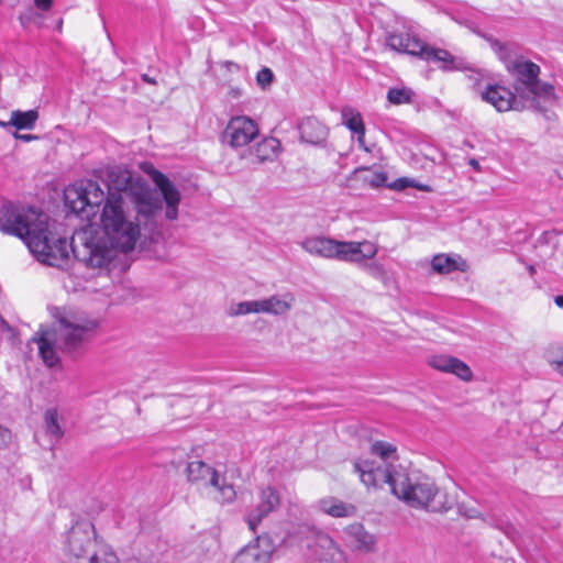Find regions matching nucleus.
<instances>
[{"mask_svg":"<svg viewBox=\"0 0 563 563\" xmlns=\"http://www.w3.org/2000/svg\"><path fill=\"white\" fill-rule=\"evenodd\" d=\"M371 453L378 460L356 459L354 472L368 489L382 488L385 484L391 493L409 507L441 512L450 509L453 500L438 488L434 482L417 472L409 473L397 463V448L385 441H375Z\"/></svg>","mask_w":563,"mask_h":563,"instance_id":"f257e3e1","label":"nucleus"},{"mask_svg":"<svg viewBox=\"0 0 563 563\" xmlns=\"http://www.w3.org/2000/svg\"><path fill=\"white\" fill-rule=\"evenodd\" d=\"M66 207L82 219L89 220L102 203L100 214L101 234L119 246L122 253L132 251L141 236L142 227H147L154 216L146 219L137 213L131 203L120 197L104 199V192L97 181L86 180L68 186L64 191Z\"/></svg>","mask_w":563,"mask_h":563,"instance_id":"f03ea898","label":"nucleus"},{"mask_svg":"<svg viewBox=\"0 0 563 563\" xmlns=\"http://www.w3.org/2000/svg\"><path fill=\"white\" fill-rule=\"evenodd\" d=\"M0 231L20 238L36 260L63 267L68 260V242L55 232L49 217L33 208L5 202L0 208Z\"/></svg>","mask_w":563,"mask_h":563,"instance_id":"7ed1b4c3","label":"nucleus"},{"mask_svg":"<svg viewBox=\"0 0 563 563\" xmlns=\"http://www.w3.org/2000/svg\"><path fill=\"white\" fill-rule=\"evenodd\" d=\"M97 323L74 316L62 317L51 331L42 332L37 343L38 353L45 365L54 367L59 363L57 350L62 352L76 351L88 340Z\"/></svg>","mask_w":563,"mask_h":563,"instance_id":"20e7f679","label":"nucleus"},{"mask_svg":"<svg viewBox=\"0 0 563 563\" xmlns=\"http://www.w3.org/2000/svg\"><path fill=\"white\" fill-rule=\"evenodd\" d=\"M70 251L79 263L99 273H108L115 267L118 255L122 253L119 246L113 245L108 238L92 229L77 232L71 243H68V255ZM67 264L68 262L62 268Z\"/></svg>","mask_w":563,"mask_h":563,"instance_id":"39448f33","label":"nucleus"},{"mask_svg":"<svg viewBox=\"0 0 563 563\" xmlns=\"http://www.w3.org/2000/svg\"><path fill=\"white\" fill-rule=\"evenodd\" d=\"M515 77V91L529 109L545 112L555 101L554 87L539 79L540 67L531 60L518 57L507 65Z\"/></svg>","mask_w":563,"mask_h":563,"instance_id":"423d86ee","label":"nucleus"},{"mask_svg":"<svg viewBox=\"0 0 563 563\" xmlns=\"http://www.w3.org/2000/svg\"><path fill=\"white\" fill-rule=\"evenodd\" d=\"M107 188L106 198L120 197L124 203L134 206L137 213L146 219L155 216L161 208L159 201L154 197L147 184L140 178H133L126 169L120 167L108 169Z\"/></svg>","mask_w":563,"mask_h":563,"instance_id":"0eeeda50","label":"nucleus"},{"mask_svg":"<svg viewBox=\"0 0 563 563\" xmlns=\"http://www.w3.org/2000/svg\"><path fill=\"white\" fill-rule=\"evenodd\" d=\"M387 45L397 52L406 53L427 62L441 63L444 70L455 68V58L451 53L442 48L432 47L419 37L409 33H393L387 37Z\"/></svg>","mask_w":563,"mask_h":563,"instance_id":"6e6552de","label":"nucleus"},{"mask_svg":"<svg viewBox=\"0 0 563 563\" xmlns=\"http://www.w3.org/2000/svg\"><path fill=\"white\" fill-rule=\"evenodd\" d=\"M95 527L89 521H78L68 531L65 553L74 563H99Z\"/></svg>","mask_w":563,"mask_h":563,"instance_id":"1a4fd4ad","label":"nucleus"},{"mask_svg":"<svg viewBox=\"0 0 563 563\" xmlns=\"http://www.w3.org/2000/svg\"><path fill=\"white\" fill-rule=\"evenodd\" d=\"M141 169L147 174L155 186L159 189L163 200L166 203L165 217L174 221L178 218V206L181 195L178 188L163 173L157 170L151 163L141 164Z\"/></svg>","mask_w":563,"mask_h":563,"instance_id":"9d476101","label":"nucleus"},{"mask_svg":"<svg viewBox=\"0 0 563 563\" xmlns=\"http://www.w3.org/2000/svg\"><path fill=\"white\" fill-rule=\"evenodd\" d=\"M257 135V124L252 119L240 115L229 121L223 132V140L231 147L238 148L250 144Z\"/></svg>","mask_w":563,"mask_h":563,"instance_id":"9b49d317","label":"nucleus"},{"mask_svg":"<svg viewBox=\"0 0 563 563\" xmlns=\"http://www.w3.org/2000/svg\"><path fill=\"white\" fill-rule=\"evenodd\" d=\"M378 246L368 240L340 241L338 240L335 260L340 262L362 264L376 256Z\"/></svg>","mask_w":563,"mask_h":563,"instance_id":"f8f14e48","label":"nucleus"},{"mask_svg":"<svg viewBox=\"0 0 563 563\" xmlns=\"http://www.w3.org/2000/svg\"><path fill=\"white\" fill-rule=\"evenodd\" d=\"M482 99L487 103H490L497 111H522L525 109H529L528 104L518 97L517 93H514L510 89L494 85L488 86L482 92Z\"/></svg>","mask_w":563,"mask_h":563,"instance_id":"ddd939ff","label":"nucleus"},{"mask_svg":"<svg viewBox=\"0 0 563 563\" xmlns=\"http://www.w3.org/2000/svg\"><path fill=\"white\" fill-rule=\"evenodd\" d=\"M274 550L272 538L268 534H262L244 547L232 563H269Z\"/></svg>","mask_w":563,"mask_h":563,"instance_id":"4468645a","label":"nucleus"},{"mask_svg":"<svg viewBox=\"0 0 563 563\" xmlns=\"http://www.w3.org/2000/svg\"><path fill=\"white\" fill-rule=\"evenodd\" d=\"M280 504L279 494L272 487H265L258 495L256 506L247 511L245 521L250 530L255 531L262 520L275 511Z\"/></svg>","mask_w":563,"mask_h":563,"instance_id":"2eb2a0df","label":"nucleus"},{"mask_svg":"<svg viewBox=\"0 0 563 563\" xmlns=\"http://www.w3.org/2000/svg\"><path fill=\"white\" fill-rule=\"evenodd\" d=\"M344 541L354 551L368 553L375 550L376 538L363 525L352 523L344 530Z\"/></svg>","mask_w":563,"mask_h":563,"instance_id":"dca6fc26","label":"nucleus"},{"mask_svg":"<svg viewBox=\"0 0 563 563\" xmlns=\"http://www.w3.org/2000/svg\"><path fill=\"white\" fill-rule=\"evenodd\" d=\"M302 250L312 256L335 260L338 240L324 235H310L300 241Z\"/></svg>","mask_w":563,"mask_h":563,"instance_id":"f3484780","label":"nucleus"},{"mask_svg":"<svg viewBox=\"0 0 563 563\" xmlns=\"http://www.w3.org/2000/svg\"><path fill=\"white\" fill-rule=\"evenodd\" d=\"M429 365L438 371L451 373L464 382H470L473 373L463 361L450 355H434L429 360Z\"/></svg>","mask_w":563,"mask_h":563,"instance_id":"a211bd4d","label":"nucleus"},{"mask_svg":"<svg viewBox=\"0 0 563 563\" xmlns=\"http://www.w3.org/2000/svg\"><path fill=\"white\" fill-rule=\"evenodd\" d=\"M186 476L198 489H209L216 479V470L203 461H192L187 464Z\"/></svg>","mask_w":563,"mask_h":563,"instance_id":"6ab92c4d","label":"nucleus"},{"mask_svg":"<svg viewBox=\"0 0 563 563\" xmlns=\"http://www.w3.org/2000/svg\"><path fill=\"white\" fill-rule=\"evenodd\" d=\"M313 551L321 561L328 563H342L344 561V552L327 533H317Z\"/></svg>","mask_w":563,"mask_h":563,"instance_id":"aec40b11","label":"nucleus"},{"mask_svg":"<svg viewBox=\"0 0 563 563\" xmlns=\"http://www.w3.org/2000/svg\"><path fill=\"white\" fill-rule=\"evenodd\" d=\"M294 303L295 297L292 294H275L269 297L258 299L260 313L283 316L291 310Z\"/></svg>","mask_w":563,"mask_h":563,"instance_id":"412c9836","label":"nucleus"},{"mask_svg":"<svg viewBox=\"0 0 563 563\" xmlns=\"http://www.w3.org/2000/svg\"><path fill=\"white\" fill-rule=\"evenodd\" d=\"M317 507L320 511L334 517L344 518L354 516L356 508L352 504H346L335 497H324L317 503Z\"/></svg>","mask_w":563,"mask_h":563,"instance_id":"4be33fe9","label":"nucleus"},{"mask_svg":"<svg viewBox=\"0 0 563 563\" xmlns=\"http://www.w3.org/2000/svg\"><path fill=\"white\" fill-rule=\"evenodd\" d=\"M300 137L303 142L318 144L322 142L328 134L327 128L314 118H306L299 124Z\"/></svg>","mask_w":563,"mask_h":563,"instance_id":"5701e85b","label":"nucleus"},{"mask_svg":"<svg viewBox=\"0 0 563 563\" xmlns=\"http://www.w3.org/2000/svg\"><path fill=\"white\" fill-rule=\"evenodd\" d=\"M280 152V142L275 137H265L258 142L253 151L257 163L272 162Z\"/></svg>","mask_w":563,"mask_h":563,"instance_id":"b1692460","label":"nucleus"},{"mask_svg":"<svg viewBox=\"0 0 563 563\" xmlns=\"http://www.w3.org/2000/svg\"><path fill=\"white\" fill-rule=\"evenodd\" d=\"M460 257L450 256L446 254H438L433 256L431 266L435 273L439 274H450L454 271L464 272L466 264L461 261Z\"/></svg>","mask_w":563,"mask_h":563,"instance_id":"393cba45","label":"nucleus"},{"mask_svg":"<svg viewBox=\"0 0 563 563\" xmlns=\"http://www.w3.org/2000/svg\"><path fill=\"white\" fill-rule=\"evenodd\" d=\"M342 118L344 124L355 134H357V141L361 146H364L365 126L360 112L354 111L351 108L342 110Z\"/></svg>","mask_w":563,"mask_h":563,"instance_id":"a878e982","label":"nucleus"},{"mask_svg":"<svg viewBox=\"0 0 563 563\" xmlns=\"http://www.w3.org/2000/svg\"><path fill=\"white\" fill-rule=\"evenodd\" d=\"M213 489L217 494L214 495V498L219 500L220 503H232L236 498V492L232 484L227 483L225 478L222 477L217 471H216V479L213 483H210V488Z\"/></svg>","mask_w":563,"mask_h":563,"instance_id":"bb28decb","label":"nucleus"},{"mask_svg":"<svg viewBox=\"0 0 563 563\" xmlns=\"http://www.w3.org/2000/svg\"><path fill=\"white\" fill-rule=\"evenodd\" d=\"M37 118L38 114L36 110H15L11 112V118L8 124L15 126L18 130H30L34 126Z\"/></svg>","mask_w":563,"mask_h":563,"instance_id":"cd10ccee","label":"nucleus"},{"mask_svg":"<svg viewBox=\"0 0 563 563\" xmlns=\"http://www.w3.org/2000/svg\"><path fill=\"white\" fill-rule=\"evenodd\" d=\"M44 422L47 433L53 435L56 440H59L64 435V430L59 422V416L57 409H47L44 413Z\"/></svg>","mask_w":563,"mask_h":563,"instance_id":"c85d7f7f","label":"nucleus"},{"mask_svg":"<svg viewBox=\"0 0 563 563\" xmlns=\"http://www.w3.org/2000/svg\"><path fill=\"white\" fill-rule=\"evenodd\" d=\"M354 173L361 175L362 181L373 188L386 185L387 181V174L384 172L371 173L368 168H358Z\"/></svg>","mask_w":563,"mask_h":563,"instance_id":"c756f323","label":"nucleus"},{"mask_svg":"<svg viewBox=\"0 0 563 563\" xmlns=\"http://www.w3.org/2000/svg\"><path fill=\"white\" fill-rule=\"evenodd\" d=\"M412 92L407 88H391L388 90L387 99L390 103L401 104L411 101Z\"/></svg>","mask_w":563,"mask_h":563,"instance_id":"7c9ffc66","label":"nucleus"},{"mask_svg":"<svg viewBox=\"0 0 563 563\" xmlns=\"http://www.w3.org/2000/svg\"><path fill=\"white\" fill-rule=\"evenodd\" d=\"M387 186L389 188L396 189V190H402V189H406L408 187H411V188H417V189H419L421 191H431L430 186L419 184L415 179L407 178V177L398 178L394 183H391V184H389Z\"/></svg>","mask_w":563,"mask_h":563,"instance_id":"2f4dec72","label":"nucleus"},{"mask_svg":"<svg viewBox=\"0 0 563 563\" xmlns=\"http://www.w3.org/2000/svg\"><path fill=\"white\" fill-rule=\"evenodd\" d=\"M549 363L563 375V347L558 346L547 352Z\"/></svg>","mask_w":563,"mask_h":563,"instance_id":"473e14b6","label":"nucleus"},{"mask_svg":"<svg viewBox=\"0 0 563 563\" xmlns=\"http://www.w3.org/2000/svg\"><path fill=\"white\" fill-rule=\"evenodd\" d=\"M364 269L367 274H369L372 277L385 282L387 279V272L383 264L378 262H371L364 264Z\"/></svg>","mask_w":563,"mask_h":563,"instance_id":"72a5a7b5","label":"nucleus"},{"mask_svg":"<svg viewBox=\"0 0 563 563\" xmlns=\"http://www.w3.org/2000/svg\"><path fill=\"white\" fill-rule=\"evenodd\" d=\"M273 79H274V74L267 67L262 68L256 75L257 85L261 86L263 89H265L267 86H269L272 84Z\"/></svg>","mask_w":563,"mask_h":563,"instance_id":"f704fd0d","label":"nucleus"},{"mask_svg":"<svg viewBox=\"0 0 563 563\" xmlns=\"http://www.w3.org/2000/svg\"><path fill=\"white\" fill-rule=\"evenodd\" d=\"M12 440L11 431L0 424V450L7 449Z\"/></svg>","mask_w":563,"mask_h":563,"instance_id":"c9c22d12","label":"nucleus"},{"mask_svg":"<svg viewBox=\"0 0 563 563\" xmlns=\"http://www.w3.org/2000/svg\"><path fill=\"white\" fill-rule=\"evenodd\" d=\"M249 313H260L258 300L243 301V316Z\"/></svg>","mask_w":563,"mask_h":563,"instance_id":"e433bc0d","label":"nucleus"},{"mask_svg":"<svg viewBox=\"0 0 563 563\" xmlns=\"http://www.w3.org/2000/svg\"><path fill=\"white\" fill-rule=\"evenodd\" d=\"M230 317L243 316V301L232 303L228 310Z\"/></svg>","mask_w":563,"mask_h":563,"instance_id":"4c0bfd02","label":"nucleus"},{"mask_svg":"<svg viewBox=\"0 0 563 563\" xmlns=\"http://www.w3.org/2000/svg\"><path fill=\"white\" fill-rule=\"evenodd\" d=\"M54 0H34L35 7L41 11H48L53 5Z\"/></svg>","mask_w":563,"mask_h":563,"instance_id":"58836bf2","label":"nucleus"},{"mask_svg":"<svg viewBox=\"0 0 563 563\" xmlns=\"http://www.w3.org/2000/svg\"><path fill=\"white\" fill-rule=\"evenodd\" d=\"M14 137L23 140V141H26V142L37 139V136H35V135H32V134H19L18 132L14 133Z\"/></svg>","mask_w":563,"mask_h":563,"instance_id":"ea45409f","label":"nucleus"},{"mask_svg":"<svg viewBox=\"0 0 563 563\" xmlns=\"http://www.w3.org/2000/svg\"><path fill=\"white\" fill-rule=\"evenodd\" d=\"M229 96L233 99H238L242 96V90L240 88H231Z\"/></svg>","mask_w":563,"mask_h":563,"instance_id":"a19ab883","label":"nucleus"},{"mask_svg":"<svg viewBox=\"0 0 563 563\" xmlns=\"http://www.w3.org/2000/svg\"><path fill=\"white\" fill-rule=\"evenodd\" d=\"M222 65L224 67H227V69L230 70V71L239 70V68H240L238 64H235L233 62H229V60L224 62Z\"/></svg>","mask_w":563,"mask_h":563,"instance_id":"79ce46f5","label":"nucleus"},{"mask_svg":"<svg viewBox=\"0 0 563 563\" xmlns=\"http://www.w3.org/2000/svg\"><path fill=\"white\" fill-rule=\"evenodd\" d=\"M468 164H470V166H472L476 172H481V170H482L481 164H479V162H478L477 159H475V158H470Z\"/></svg>","mask_w":563,"mask_h":563,"instance_id":"37998d69","label":"nucleus"},{"mask_svg":"<svg viewBox=\"0 0 563 563\" xmlns=\"http://www.w3.org/2000/svg\"><path fill=\"white\" fill-rule=\"evenodd\" d=\"M554 302L558 307L563 308V295L554 297Z\"/></svg>","mask_w":563,"mask_h":563,"instance_id":"c03bdc74","label":"nucleus"},{"mask_svg":"<svg viewBox=\"0 0 563 563\" xmlns=\"http://www.w3.org/2000/svg\"><path fill=\"white\" fill-rule=\"evenodd\" d=\"M529 272H530V274H531V275H533V274H534V267H533V266H530V267H529Z\"/></svg>","mask_w":563,"mask_h":563,"instance_id":"a18cd8bd","label":"nucleus"},{"mask_svg":"<svg viewBox=\"0 0 563 563\" xmlns=\"http://www.w3.org/2000/svg\"><path fill=\"white\" fill-rule=\"evenodd\" d=\"M8 122L0 121V126H8Z\"/></svg>","mask_w":563,"mask_h":563,"instance_id":"49530a36","label":"nucleus"},{"mask_svg":"<svg viewBox=\"0 0 563 563\" xmlns=\"http://www.w3.org/2000/svg\"><path fill=\"white\" fill-rule=\"evenodd\" d=\"M144 80L152 82L151 77L144 76Z\"/></svg>","mask_w":563,"mask_h":563,"instance_id":"de8ad7c7","label":"nucleus"},{"mask_svg":"<svg viewBox=\"0 0 563 563\" xmlns=\"http://www.w3.org/2000/svg\"><path fill=\"white\" fill-rule=\"evenodd\" d=\"M144 80L152 82L151 77L144 76Z\"/></svg>","mask_w":563,"mask_h":563,"instance_id":"09e8293b","label":"nucleus"},{"mask_svg":"<svg viewBox=\"0 0 563 563\" xmlns=\"http://www.w3.org/2000/svg\"><path fill=\"white\" fill-rule=\"evenodd\" d=\"M112 560H109V563H113V560L115 559L113 555H111Z\"/></svg>","mask_w":563,"mask_h":563,"instance_id":"8fccbe9b","label":"nucleus"}]
</instances>
